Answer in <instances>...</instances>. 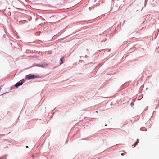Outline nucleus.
<instances>
[{"label":"nucleus","mask_w":159,"mask_h":159,"mask_svg":"<svg viewBox=\"0 0 159 159\" xmlns=\"http://www.w3.org/2000/svg\"><path fill=\"white\" fill-rule=\"evenodd\" d=\"M26 79L27 80H30L31 79H34L36 77L34 75H32L31 74H29L26 76Z\"/></svg>","instance_id":"obj_1"},{"label":"nucleus","mask_w":159,"mask_h":159,"mask_svg":"<svg viewBox=\"0 0 159 159\" xmlns=\"http://www.w3.org/2000/svg\"><path fill=\"white\" fill-rule=\"evenodd\" d=\"M23 83L22 82H19L17 83L15 85V86L17 88L19 86L22 85L23 84Z\"/></svg>","instance_id":"obj_2"},{"label":"nucleus","mask_w":159,"mask_h":159,"mask_svg":"<svg viewBox=\"0 0 159 159\" xmlns=\"http://www.w3.org/2000/svg\"><path fill=\"white\" fill-rule=\"evenodd\" d=\"M139 143V140H137L136 142L134 144H133L132 145L133 146H134V147H135L136 145L137 144V143Z\"/></svg>","instance_id":"obj_3"},{"label":"nucleus","mask_w":159,"mask_h":159,"mask_svg":"<svg viewBox=\"0 0 159 159\" xmlns=\"http://www.w3.org/2000/svg\"><path fill=\"white\" fill-rule=\"evenodd\" d=\"M123 152H125V151H123ZM125 155V153H121V155L122 156H123V155Z\"/></svg>","instance_id":"obj_4"},{"label":"nucleus","mask_w":159,"mask_h":159,"mask_svg":"<svg viewBox=\"0 0 159 159\" xmlns=\"http://www.w3.org/2000/svg\"><path fill=\"white\" fill-rule=\"evenodd\" d=\"M63 57H61L60 59L61 61L63 60Z\"/></svg>","instance_id":"obj_5"},{"label":"nucleus","mask_w":159,"mask_h":159,"mask_svg":"<svg viewBox=\"0 0 159 159\" xmlns=\"http://www.w3.org/2000/svg\"><path fill=\"white\" fill-rule=\"evenodd\" d=\"M100 5V3H98L97 4V6H99Z\"/></svg>","instance_id":"obj_6"},{"label":"nucleus","mask_w":159,"mask_h":159,"mask_svg":"<svg viewBox=\"0 0 159 159\" xmlns=\"http://www.w3.org/2000/svg\"><path fill=\"white\" fill-rule=\"evenodd\" d=\"M26 147L27 148H28V146H26Z\"/></svg>","instance_id":"obj_7"},{"label":"nucleus","mask_w":159,"mask_h":159,"mask_svg":"<svg viewBox=\"0 0 159 159\" xmlns=\"http://www.w3.org/2000/svg\"><path fill=\"white\" fill-rule=\"evenodd\" d=\"M32 157H34V155H32Z\"/></svg>","instance_id":"obj_8"},{"label":"nucleus","mask_w":159,"mask_h":159,"mask_svg":"<svg viewBox=\"0 0 159 159\" xmlns=\"http://www.w3.org/2000/svg\"><path fill=\"white\" fill-rule=\"evenodd\" d=\"M62 63V62L60 64H61Z\"/></svg>","instance_id":"obj_9"},{"label":"nucleus","mask_w":159,"mask_h":159,"mask_svg":"<svg viewBox=\"0 0 159 159\" xmlns=\"http://www.w3.org/2000/svg\"><path fill=\"white\" fill-rule=\"evenodd\" d=\"M5 159H7L6 158Z\"/></svg>","instance_id":"obj_10"}]
</instances>
